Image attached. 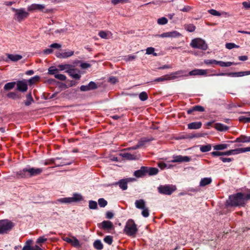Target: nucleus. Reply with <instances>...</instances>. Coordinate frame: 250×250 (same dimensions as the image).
<instances>
[{"instance_id": "obj_1", "label": "nucleus", "mask_w": 250, "mask_h": 250, "mask_svg": "<svg viewBox=\"0 0 250 250\" xmlns=\"http://www.w3.org/2000/svg\"><path fill=\"white\" fill-rule=\"evenodd\" d=\"M250 199V193L244 195L241 193L230 196L227 201L228 206H244L246 202Z\"/></svg>"}, {"instance_id": "obj_2", "label": "nucleus", "mask_w": 250, "mask_h": 250, "mask_svg": "<svg viewBox=\"0 0 250 250\" xmlns=\"http://www.w3.org/2000/svg\"><path fill=\"white\" fill-rule=\"evenodd\" d=\"M43 170L42 168L27 167L18 171L16 175L18 178H28L40 175Z\"/></svg>"}, {"instance_id": "obj_3", "label": "nucleus", "mask_w": 250, "mask_h": 250, "mask_svg": "<svg viewBox=\"0 0 250 250\" xmlns=\"http://www.w3.org/2000/svg\"><path fill=\"white\" fill-rule=\"evenodd\" d=\"M137 230L136 225L134 221L132 219L128 220L124 229L125 232L129 236H135Z\"/></svg>"}, {"instance_id": "obj_4", "label": "nucleus", "mask_w": 250, "mask_h": 250, "mask_svg": "<svg viewBox=\"0 0 250 250\" xmlns=\"http://www.w3.org/2000/svg\"><path fill=\"white\" fill-rule=\"evenodd\" d=\"M83 198L81 194L79 193H74L72 197H64L58 199L55 203H60L62 204H70L73 202H76L83 200Z\"/></svg>"}, {"instance_id": "obj_5", "label": "nucleus", "mask_w": 250, "mask_h": 250, "mask_svg": "<svg viewBox=\"0 0 250 250\" xmlns=\"http://www.w3.org/2000/svg\"><path fill=\"white\" fill-rule=\"evenodd\" d=\"M190 45L192 48H198L203 50H207L208 48V45L205 41L201 38L193 39L190 43Z\"/></svg>"}, {"instance_id": "obj_6", "label": "nucleus", "mask_w": 250, "mask_h": 250, "mask_svg": "<svg viewBox=\"0 0 250 250\" xmlns=\"http://www.w3.org/2000/svg\"><path fill=\"white\" fill-rule=\"evenodd\" d=\"M135 207L139 209H142V215L145 217H147L149 215V210L146 206V203L143 199L137 200L135 202Z\"/></svg>"}, {"instance_id": "obj_7", "label": "nucleus", "mask_w": 250, "mask_h": 250, "mask_svg": "<svg viewBox=\"0 0 250 250\" xmlns=\"http://www.w3.org/2000/svg\"><path fill=\"white\" fill-rule=\"evenodd\" d=\"M13 11H15V19L19 22H21L24 20L28 16V13L26 12L24 9L21 8L16 9L12 8Z\"/></svg>"}, {"instance_id": "obj_8", "label": "nucleus", "mask_w": 250, "mask_h": 250, "mask_svg": "<svg viewBox=\"0 0 250 250\" xmlns=\"http://www.w3.org/2000/svg\"><path fill=\"white\" fill-rule=\"evenodd\" d=\"M13 227V223L7 220H0V234L7 233L12 229Z\"/></svg>"}, {"instance_id": "obj_9", "label": "nucleus", "mask_w": 250, "mask_h": 250, "mask_svg": "<svg viewBox=\"0 0 250 250\" xmlns=\"http://www.w3.org/2000/svg\"><path fill=\"white\" fill-rule=\"evenodd\" d=\"M158 189L159 192L162 194L170 195L176 190V187L174 186H161Z\"/></svg>"}, {"instance_id": "obj_10", "label": "nucleus", "mask_w": 250, "mask_h": 250, "mask_svg": "<svg viewBox=\"0 0 250 250\" xmlns=\"http://www.w3.org/2000/svg\"><path fill=\"white\" fill-rule=\"evenodd\" d=\"M250 74V71L238 72H230V73H222L216 74L217 76H227L232 77H239L244 75H248Z\"/></svg>"}, {"instance_id": "obj_11", "label": "nucleus", "mask_w": 250, "mask_h": 250, "mask_svg": "<svg viewBox=\"0 0 250 250\" xmlns=\"http://www.w3.org/2000/svg\"><path fill=\"white\" fill-rule=\"evenodd\" d=\"M29 11H32L34 10H38L40 11L47 13L48 12V10L45 8V6L44 4H32L29 6L27 8Z\"/></svg>"}, {"instance_id": "obj_12", "label": "nucleus", "mask_w": 250, "mask_h": 250, "mask_svg": "<svg viewBox=\"0 0 250 250\" xmlns=\"http://www.w3.org/2000/svg\"><path fill=\"white\" fill-rule=\"evenodd\" d=\"M190 160V158L187 156L174 155L172 157V160L170 162L172 163H181L189 162Z\"/></svg>"}, {"instance_id": "obj_13", "label": "nucleus", "mask_w": 250, "mask_h": 250, "mask_svg": "<svg viewBox=\"0 0 250 250\" xmlns=\"http://www.w3.org/2000/svg\"><path fill=\"white\" fill-rule=\"evenodd\" d=\"M17 89L21 92H26L28 88L27 81L26 80L18 81L16 82Z\"/></svg>"}, {"instance_id": "obj_14", "label": "nucleus", "mask_w": 250, "mask_h": 250, "mask_svg": "<svg viewBox=\"0 0 250 250\" xmlns=\"http://www.w3.org/2000/svg\"><path fill=\"white\" fill-rule=\"evenodd\" d=\"M184 73L185 71L183 70H179L172 72L169 74L166 75V79H167V81L173 80L178 79L181 76H184Z\"/></svg>"}, {"instance_id": "obj_15", "label": "nucleus", "mask_w": 250, "mask_h": 250, "mask_svg": "<svg viewBox=\"0 0 250 250\" xmlns=\"http://www.w3.org/2000/svg\"><path fill=\"white\" fill-rule=\"evenodd\" d=\"M135 179L133 178H128L120 180L116 185H119L120 188L123 190H126L127 188V183L133 182Z\"/></svg>"}, {"instance_id": "obj_16", "label": "nucleus", "mask_w": 250, "mask_h": 250, "mask_svg": "<svg viewBox=\"0 0 250 250\" xmlns=\"http://www.w3.org/2000/svg\"><path fill=\"white\" fill-rule=\"evenodd\" d=\"M181 36V34L176 31L165 32L160 35H156V36L161 38H178Z\"/></svg>"}, {"instance_id": "obj_17", "label": "nucleus", "mask_w": 250, "mask_h": 250, "mask_svg": "<svg viewBox=\"0 0 250 250\" xmlns=\"http://www.w3.org/2000/svg\"><path fill=\"white\" fill-rule=\"evenodd\" d=\"M74 55V51L71 50H64L62 52L56 53V56L60 59H66Z\"/></svg>"}, {"instance_id": "obj_18", "label": "nucleus", "mask_w": 250, "mask_h": 250, "mask_svg": "<svg viewBox=\"0 0 250 250\" xmlns=\"http://www.w3.org/2000/svg\"><path fill=\"white\" fill-rule=\"evenodd\" d=\"M237 154L236 149H231L226 152L213 151L211 152V155L215 156H223V155H231Z\"/></svg>"}, {"instance_id": "obj_19", "label": "nucleus", "mask_w": 250, "mask_h": 250, "mask_svg": "<svg viewBox=\"0 0 250 250\" xmlns=\"http://www.w3.org/2000/svg\"><path fill=\"white\" fill-rule=\"evenodd\" d=\"M207 73V70L204 69H195L190 71L188 75H185L184 76H196V75H206Z\"/></svg>"}, {"instance_id": "obj_20", "label": "nucleus", "mask_w": 250, "mask_h": 250, "mask_svg": "<svg viewBox=\"0 0 250 250\" xmlns=\"http://www.w3.org/2000/svg\"><path fill=\"white\" fill-rule=\"evenodd\" d=\"M63 240L67 243H70L75 247H79L80 246L79 240L75 237H72V238L68 237H63Z\"/></svg>"}, {"instance_id": "obj_21", "label": "nucleus", "mask_w": 250, "mask_h": 250, "mask_svg": "<svg viewBox=\"0 0 250 250\" xmlns=\"http://www.w3.org/2000/svg\"><path fill=\"white\" fill-rule=\"evenodd\" d=\"M99 226L104 229H111L113 227V223L109 221H104L101 224H99Z\"/></svg>"}, {"instance_id": "obj_22", "label": "nucleus", "mask_w": 250, "mask_h": 250, "mask_svg": "<svg viewBox=\"0 0 250 250\" xmlns=\"http://www.w3.org/2000/svg\"><path fill=\"white\" fill-rule=\"evenodd\" d=\"M147 167H142L140 169L134 172V175L137 177H142L146 174Z\"/></svg>"}, {"instance_id": "obj_23", "label": "nucleus", "mask_w": 250, "mask_h": 250, "mask_svg": "<svg viewBox=\"0 0 250 250\" xmlns=\"http://www.w3.org/2000/svg\"><path fill=\"white\" fill-rule=\"evenodd\" d=\"M66 72H67L72 78L79 80L81 76L76 73V69L72 68L71 67L66 71Z\"/></svg>"}, {"instance_id": "obj_24", "label": "nucleus", "mask_w": 250, "mask_h": 250, "mask_svg": "<svg viewBox=\"0 0 250 250\" xmlns=\"http://www.w3.org/2000/svg\"><path fill=\"white\" fill-rule=\"evenodd\" d=\"M148 141H149L148 140H147L146 139H143L139 142V143H138V144L137 145H136L135 146H133L132 147L128 148L127 149L134 150V149H138L140 147L143 146L146 144V142H148Z\"/></svg>"}, {"instance_id": "obj_25", "label": "nucleus", "mask_w": 250, "mask_h": 250, "mask_svg": "<svg viewBox=\"0 0 250 250\" xmlns=\"http://www.w3.org/2000/svg\"><path fill=\"white\" fill-rule=\"evenodd\" d=\"M120 155L126 160H132L137 158V156L134 154H131L127 152H122Z\"/></svg>"}, {"instance_id": "obj_26", "label": "nucleus", "mask_w": 250, "mask_h": 250, "mask_svg": "<svg viewBox=\"0 0 250 250\" xmlns=\"http://www.w3.org/2000/svg\"><path fill=\"white\" fill-rule=\"evenodd\" d=\"M208 12L211 14L212 15L215 16H218L219 17L221 16L222 15H224L225 16H229V14L228 13L225 12H223L222 13H220L219 12L216 11L215 9H210L208 10Z\"/></svg>"}, {"instance_id": "obj_27", "label": "nucleus", "mask_w": 250, "mask_h": 250, "mask_svg": "<svg viewBox=\"0 0 250 250\" xmlns=\"http://www.w3.org/2000/svg\"><path fill=\"white\" fill-rule=\"evenodd\" d=\"M202 126V123L200 122H193L188 125V128L190 129H196L200 128Z\"/></svg>"}, {"instance_id": "obj_28", "label": "nucleus", "mask_w": 250, "mask_h": 250, "mask_svg": "<svg viewBox=\"0 0 250 250\" xmlns=\"http://www.w3.org/2000/svg\"><path fill=\"white\" fill-rule=\"evenodd\" d=\"M214 128L216 129L217 130L220 131H225L227 130L229 128V127L220 123H216L214 125Z\"/></svg>"}, {"instance_id": "obj_29", "label": "nucleus", "mask_w": 250, "mask_h": 250, "mask_svg": "<svg viewBox=\"0 0 250 250\" xmlns=\"http://www.w3.org/2000/svg\"><path fill=\"white\" fill-rule=\"evenodd\" d=\"M236 142H242V143L250 142V136L247 137L246 136L241 135L240 137L236 139Z\"/></svg>"}, {"instance_id": "obj_30", "label": "nucleus", "mask_w": 250, "mask_h": 250, "mask_svg": "<svg viewBox=\"0 0 250 250\" xmlns=\"http://www.w3.org/2000/svg\"><path fill=\"white\" fill-rule=\"evenodd\" d=\"M8 58L12 61L16 62L21 59L22 58V57L21 55L18 54H9L8 56Z\"/></svg>"}, {"instance_id": "obj_31", "label": "nucleus", "mask_w": 250, "mask_h": 250, "mask_svg": "<svg viewBox=\"0 0 250 250\" xmlns=\"http://www.w3.org/2000/svg\"><path fill=\"white\" fill-rule=\"evenodd\" d=\"M158 169L155 167H147L146 173L149 175H154L158 173Z\"/></svg>"}, {"instance_id": "obj_32", "label": "nucleus", "mask_w": 250, "mask_h": 250, "mask_svg": "<svg viewBox=\"0 0 250 250\" xmlns=\"http://www.w3.org/2000/svg\"><path fill=\"white\" fill-rule=\"evenodd\" d=\"M229 146V145L226 144H222L217 145L213 146V148L215 150H219L227 149Z\"/></svg>"}, {"instance_id": "obj_33", "label": "nucleus", "mask_w": 250, "mask_h": 250, "mask_svg": "<svg viewBox=\"0 0 250 250\" xmlns=\"http://www.w3.org/2000/svg\"><path fill=\"white\" fill-rule=\"evenodd\" d=\"M211 179L210 178H204L202 179L200 182V186L204 187L209 184L211 182Z\"/></svg>"}, {"instance_id": "obj_34", "label": "nucleus", "mask_w": 250, "mask_h": 250, "mask_svg": "<svg viewBox=\"0 0 250 250\" xmlns=\"http://www.w3.org/2000/svg\"><path fill=\"white\" fill-rule=\"evenodd\" d=\"M99 35L100 36V37L101 38H102L103 39H107L110 37V36L111 35V33L109 32H106L102 31L99 33Z\"/></svg>"}, {"instance_id": "obj_35", "label": "nucleus", "mask_w": 250, "mask_h": 250, "mask_svg": "<svg viewBox=\"0 0 250 250\" xmlns=\"http://www.w3.org/2000/svg\"><path fill=\"white\" fill-rule=\"evenodd\" d=\"M16 85V82H10L6 83L4 86V89L5 90H9L13 89Z\"/></svg>"}, {"instance_id": "obj_36", "label": "nucleus", "mask_w": 250, "mask_h": 250, "mask_svg": "<svg viewBox=\"0 0 250 250\" xmlns=\"http://www.w3.org/2000/svg\"><path fill=\"white\" fill-rule=\"evenodd\" d=\"M32 102H33V99L32 97L31 94L29 93L26 95V100L24 104L26 106H29Z\"/></svg>"}, {"instance_id": "obj_37", "label": "nucleus", "mask_w": 250, "mask_h": 250, "mask_svg": "<svg viewBox=\"0 0 250 250\" xmlns=\"http://www.w3.org/2000/svg\"><path fill=\"white\" fill-rule=\"evenodd\" d=\"M32 240H28L26 241L25 245L23 247L22 250H32V248L30 245L32 244Z\"/></svg>"}, {"instance_id": "obj_38", "label": "nucleus", "mask_w": 250, "mask_h": 250, "mask_svg": "<svg viewBox=\"0 0 250 250\" xmlns=\"http://www.w3.org/2000/svg\"><path fill=\"white\" fill-rule=\"evenodd\" d=\"M58 67L60 69V70L61 71L64 70H67L72 67V65L69 64H59L58 65Z\"/></svg>"}, {"instance_id": "obj_39", "label": "nucleus", "mask_w": 250, "mask_h": 250, "mask_svg": "<svg viewBox=\"0 0 250 250\" xmlns=\"http://www.w3.org/2000/svg\"><path fill=\"white\" fill-rule=\"evenodd\" d=\"M94 247L95 249L98 250H101L103 248V244L100 240H96L94 242Z\"/></svg>"}, {"instance_id": "obj_40", "label": "nucleus", "mask_w": 250, "mask_h": 250, "mask_svg": "<svg viewBox=\"0 0 250 250\" xmlns=\"http://www.w3.org/2000/svg\"><path fill=\"white\" fill-rule=\"evenodd\" d=\"M211 146L210 145H207L206 146H200V150L203 152H208L210 150Z\"/></svg>"}, {"instance_id": "obj_41", "label": "nucleus", "mask_w": 250, "mask_h": 250, "mask_svg": "<svg viewBox=\"0 0 250 250\" xmlns=\"http://www.w3.org/2000/svg\"><path fill=\"white\" fill-rule=\"evenodd\" d=\"M234 64L235 63L234 62H224L222 61H219V62H218V64H219L221 67H229Z\"/></svg>"}, {"instance_id": "obj_42", "label": "nucleus", "mask_w": 250, "mask_h": 250, "mask_svg": "<svg viewBox=\"0 0 250 250\" xmlns=\"http://www.w3.org/2000/svg\"><path fill=\"white\" fill-rule=\"evenodd\" d=\"M157 23L159 25H165L167 23L168 20L165 17H162L157 19Z\"/></svg>"}, {"instance_id": "obj_43", "label": "nucleus", "mask_w": 250, "mask_h": 250, "mask_svg": "<svg viewBox=\"0 0 250 250\" xmlns=\"http://www.w3.org/2000/svg\"><path fill=\"white\" fill-rule=\"evenodd\" d=\"M236 151L237 154L244 153L248 151H250V147L236 148Z\"/></svg>"}, {"instance_id": "obj_44", "label": "nucleus", "mask_w": 250, "mask_h": 250, "mask_svg": "<svg viewBox=\"0 0 250 250\" xmlns=\"http://www.w3.org/2000/svg\"><path fill=\"white\" fill-rule=\"evenodd\" d=\"M48 71L49 74L55 75L57 74L59 70L54 66H51L48 68Z\"/></svg>"}, {"instance_id": "obj_45", "label": "nucleus", "mask_w": 250, "mask_h": 250, "mask_svg": "<svg viewBox=\"0 0 250 250\" xmlns=\"http://www.w3.org/2000/svg\"><path fill=\"white\" fill-rule=\"evenodd\" d=\"M40 79V77L38 76H35L28 80V83L30 85L33 84L36 82H38Z\"/></svg>"}, {"instance_id": "obj_46", "label": "nucleus", "mask_w": 250, "mask_h": 250, "mask_svg": "<svg viewBox=\"0 0 250 250\" xmlns=\"http://www.w3.org/2000/svg\"><path fill=\"white\" fill-rule=\"evenodd\" d=\"M155 49L153 47H148L146 49V54L148 55L153 54V56H156L157 53L154 52Z\"/></svg>"}, {"instance_id": "obj_47", "label": "nucleus", "mask_w": 250, "mask_h": 250, "mask_svg": "<svg viewBox=\"0 0 250 250\" xmlns=\"http://www.w3.org/2000/svg\"><path fill=\"white\" fill-rule=\"evenodd\" d=\"M89 208L91 209H95L97 208V203L94 201H89Z\"/></svg>"}, {"instance_id": "obj_48", "label": "nucleus", "mask_w": 250, "mask_h": 250, "mask_svg": "<svg viewBox=\"0 0 250 250\" xmlns=\"http://www.w3.org/2000/svg\"><path fill=\"white\" fill-rule=\"evenodd\" d=\"M139 98L142 101H145L148 99V96L146 92H142L139 94Z\"/></svg>"}, {"instance_id": "obj_49", "label": "nucleus", "mask_w": 250, "mask_h": 250, "mask_svg": "<svg viewBox=\"0 0 250 250\" xmlns=\"http://www.w3.org/2000/svg\"><path fill=\"white\" fill-rule=\"evenodd\" d=\"M186 29L190 32H193L195 29V26L192 24H188L185 26Z\"/></svg>"}, {"instance_id": "obj_50", "label": "nucleus", "mask_w": 250, "mask_h": 250, "mask_svg": "<svg viewBox=\"0 0 250 250\" xmlns=\"http://www.w3.org/2000/svg\"><path fill=\"white\" fill-rule=\"evenodd\" d=\"M130 0H111V3L114 5H116L118 3H125L129 2Z\"/></svg>"}, {"instance_id": "obj_51", "label": "nucleus", "mask_w": 250, "mask_h": 250, "mask_svg": "<svg viewBox=\"0 0 250 250\" xmlns=\"http://www.w3.org/2000/svg\"><path fill=\"white\" fill-rule=\"evenodd\" d=\"M98 203L101 207L104 208L107 205V202L104 198H100L98 200Z\"/></svg>"}, {"instance_id": "obj_52", "label": "nucleus", "mask_w": 250, "mask_h": 250, "mask_svg": "<svg viewBox=\"0 0 250 250\" xmlns=\"http://www.w3.org/2000/svg\"><path fill=\"white\" fill-rule=\"evenodd\" d=\"M226 47L228 49H231L233 48H238L239 46L234 43H227L226 44Z\"/></svg>"}, {"instance_id": "obj_53", "label": "nucleus", "mask_w": 250, "mask_h": 250, "mask_svg": "<svg viewBox=\"0 0 250 250\" xmlns=\"http://www.w3.org/2000/svg\"><path fill=\"white\" fill-rule=\"evenodd\" d=\"M55 78L61 81H65L66 79V77L64 75L62 74H55Z\"/></svg>"}, {"instance_id": "obj_54", "label": "nucleus", "mask_w": 250, "mask_h": 250, "mask_svg": "<svg viewBox=\"0 0 250 250\" xmlns=\"http://www.w3.org/2000/svg\"><path fill=\"white\" fill-rule=\"evenodd\" d=\"M88 86L89 88V90L95 89L97 87V84L93 82H90L88 84Z\"/></svg>"}, {"instance_id": "obj_55", "label": "nucleus", "mask_w": 250, "mask_h": 250, "mask_svg": "<svg viewBox=\"0 0 250 250\" xmlns=\"http://www.w3.org/2000/svg\"><path fill=\"white\" fill-rule=\"evenodd\" d=\"M104 240L107 244L110 245L112 243V237L110 236H106Z\"/></svg>"}, {"instance_id": "obj_56", "label": "nucleus", "mask_w": 250, "mask_h": 250, "mask_svg": "<svg viewBox=\"0 0 250 250\" xmlns=\"http://www.w3.org/2000/svg\"><path fill=\"white\" fill-rule=\"evenodd\" d=\"M7 96L8 98H9L10 99H15L18 97L17 94L15 92H11L8 93V94L7 95Z\"/></svg>"}, {"instance_id": "obj_57", "label": "nucleus", "mask_w": 250, "mask_h": 250, "mask_svg": "<svg viewBox=\"0 0 250 250\" xmlns=\"http://www.w3.org/2000/svg\"><path fill=\"white\" fill-rule=\"evenodd\" d=\"M136 58V56L135 55H129L125 57V60L126 61H132Z\"/></svg>"}, {"instance_id": "obj_58", "label": "nucleus", "mask_w": 250, "mask_h": 250, "mask_svg": "<svg viewBox=\"0 0 250 250\" xmlns=\"http://www.w3.org/2000/svg\"><path fill=\"white\" fill-rule=\"evenodd\" d=\"M165 81H167V79H166V75H164L161 77L155 79L154 82H161Z\"/></svg>"}, {"instance_id": "obj_59", "label": "nucleus", "mask_w": 250, "mask_h": 250, "mask_svg": "<svg viewBox=\"0 0 250 250\" xmlns=\"http://www.w3.org/2000/svg\"><path fill=\"white\" fill-rule=\"evenodd\" d=\"M193 110L195 111L203 112L204 111V108L203 106L200 105H196L193 107Z\"/></svg>"}, {"instance_id": "obj_60", "label": "nucleus", "mask_w": 250, "mask_h": 250, "mask_svg": "<svg viewBox=\"0 0 250 250\" xmlns=\"http://www.w3.org/2000/svg\"><path fill=\"white\" fill-rule=\"evenodd\" d=\"M50 47L56 48V49H59L62 47L61 44L57 43H52L50 46Z\"/></svg>"}, {"instance_id": "obj_61", "label": "nucleus", "mask_w": 250, "mask_h": 250, "mask_svg": "<svg viewBox=\"0 0 250 250\" xmlns=\"http://www.w3.org/2000/svg\"><path fill=\"white\" fill-rule=\"evenodd\" d=\"M242 5L246 9H249L250 8V1H244L242 2Z\"/></svg>"}, {"instance_id": "obj_62", "label": "nucleus", "mask_w": 250, "mask_h": 250, "mask_svg": "<svg viewBox=\"0 0 250 250\" xmlns=\"http://www.w3.org/2000/svg\"><path fill=\"white\" fill-rule=\"evenodd\" d=\"M47 240V238H44L43 236L39 237L37 240V243H42L45 242Z\"/></svg>"}, {"instance_id": "obj_63", "label": "nucleus", "mask_w": 250, "mask_h": 250, "mask_svg": "<svg viewBox=\"0 0 250 250\" xmlns=\"http://www.w3.org/2000/svg\"><path fill=\"white\" fill-rule=\"evenodd\" d=\"M220 160H221L224 163H229V162H230L232 159L231 158H223V157H221L220 158Z\"/></svg>"}, {"instance_id": "obj_64", "label": "nucleus", "mask_w": 250, "mask_h": 250, "mask_svg": "<svg viewBox=\"0 0 250 250\" xmlns=\"http://www.w3.org/2000/svg\"><path fill=\"white\" fill-rule=\"evenodd\" d=\"M80 89L82 91H89V88H88V85H82L80 87Z\"/></svg>"}]
</instances>
